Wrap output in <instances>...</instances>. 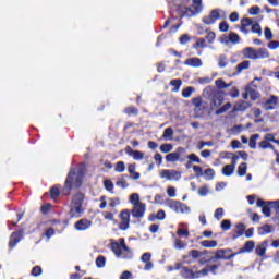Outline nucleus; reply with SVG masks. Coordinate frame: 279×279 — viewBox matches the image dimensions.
<instances>
[{
  "label": "nucleus",
  "mask_w": 279,
  "mask_h": 279,
  "mask_svg": "<svg viewBox=\"0 0 279 279\" xmlns=\"http://www.w3.org/2000/svg\"><path fill=\"white\" fill-rule=\"evenodd\" d=\"M84 180V169H72L65 180V186L62 190L63 195H71V189H80Z\"/></svg>",
  "instance_id": "nucleus-1"
},
{
  "label": "nucleus",
  "mask_w": 279,
  "mask_h": 279,
  "mask_svg": "<svg viewBox=\"0 0 279 279\" xmlns=\"http://www.w3.org/2000/svg\"><path fill=\"white\" fill-rule=\"evenodd\" d=\"M110 247L117 258H122L124 260H130L133 253L128 245H125V239L121 238L117 240H110Z\"/></svg>",
  "instance_id": "nucleus-2"
},
{
  "label": "nucleus",
  "mask_w": 279,
  "mask_h": 279,
  "mask_svg": "<svg viewBox=\"0 0 279 279\" xmlns=\"http://www.w3.org/2000/svg\"><path fill=\"white\" fill-rule=\"evenodd\" d=\"M129 202L133 206L131 210L132 217L135 219H143L145 217V211L147 210V205L141 202V195H138V193L131 194Z\"/></svg>",
  "instance_id": "nucleus-3"
},
{
  "label": "nucleus",
  "mask_w": 279,
  "mask_h": 279,
  "mask_svg": "<svg viewBox=\"0 0 279 279\" xmlns=\"http://www.w3.org/2000/svg\"><path fill=\"white\" fill-rule=\"evenodd\" d=\"M84 199L85 196L82 193H76L72 197V202L70 204V217H72V219H78V217L84 215Z\"/></svg>",
  "instance_id": "nucleus-4"
},
{
  "label": "nucleus",
  "mask_w": 279,
  "mask_h": 279,
  "mask_svg": "<svg viewBox=\"0 0 279 279\" xmlns=\"http://www.w3.org/2000/svg\"><path fill=\"white\" fill-rule=\"evenodd\" d=\"M166 206L170 208V210H173L174 213H178L180 215H191V207H189L186 204L174 201V199H167Z\"/></svg>",
  "instance_id": "nucleus-5"
},
{
  "label": "nucleus",
  "mask_w": 279,
  "mask_h": 279,
  "mask_svg": "<svg viewBox=\"0 0 279 279\" xmlns=\"http://www.w3.org/2000/svg\"><path fill=\"white\" fill-rule=\"evenodd\" d=\"M203 274L204 272H202V269H199L198 266H193L192 268L183 267L181 269L182 278H186V279H199V278H203L202 277Z\"/></svg>",
  "instance_id": "nucleus-6"
},
{
  "label": "nucleus",
  "mask_w": 279,
  "mask_h": 279,
  "mask_svg": "<svg viewBox=\"0 0 279 279\" xmlns=\"http://www.w3.org/2000/svg\"><path fill=\"white\" fill-rule=\"evenodd\" d=\"M241 37L236 33H230L229 35H222L219 38V43L225 47H232V45H239Z\"/></svg>",
  "instance_id": "nucleus-7"
},
{
  "label": "nucleus",
  "mask_w": 279,
  "mask_h": 279,
  "mask_svg": "<svg viewBox=\"0 0 279 279\" xmlns=\"http://www.w3.org/2000/svg\"><path fill=\"white\" fill-rule=\"evenodd\" d=\"M183 13L181 16H193L194 14H199L204 7L202 5V0H193V5L191 8H183Z\"/></svg>",
  "instance_id": "nucleus-8"
},
{
  "label": "nucleus",
  "mask_w": 279,
  "mask_h": 279,
  "mask_svg": "<svg viewBox=\"0 0 279 279\" xmlns=\"http://www.w3.org/2000/svg\"><path fill=\"white\" fill-rule=\"evenodd\" d=\"M234 256H239V253H232L230 248H220L216 251L214 260H231Z\"/></svg>",
  "instance_id": "nucleus-9"
},
{
  "label": "nucleus",
  "mask_w": 279,
  "mask_h": 279,
  "mask_svg": "<svg viewBox=\"0 0 279 279\" xmlns=\"http://www.w3.org/2000/svg\"><path fill=\"white\" fill-rule=\"evenodd\" d=\"M159 175L162 180H169L172 182H178L182 178V172L178 170H161Z\"/></svg>",
  "instance_id": "nucleus-10"
},
{
  "label": "nucleus",
  "mask_w": 279,
  "mask_h": 279,
  "mask_svg": "<svg viewBox=\"0 0 279 279\" xmlns=\"http://www.w3.org/2000/svg\"><path fill=\"white\" fill-rule=\"evenodd\" d=\"M219 19H221V11L216 9L213 10L209 15L203 17V23L205 25H215Z\"/></svg>",
  "instance_id": "nucleus-11"
},
{
  "label": "nucleus",
  "mask_w": 279,
  "mask_h": 279,
  "mask_svg": "<svg viewBox=\"0 0 279 279\" xmlns=\"http://www.w3.org/2000/svg\"><path fill=\"white\" fill-rule=\"evenodd\" d=\"M120 225L119 228L121 230H128L130 228V210H122L120 214Z\"/></svg>",
  "instance_id": "nucleus-12"
},
{
  "label": "nucleus",
  "mask_w": 279,
  "mask_h": 279,
  "mask_svg": "<svg viewBox=\"0 0 279 279\" xmlns=\"http://www.w3.org/2000/svg\"><path fill=\"white\" fill-rule=\"evenodd\" d=\"M141 260L145 264L144 271H151L154 269V263H151V253H144Z\"/></svg>",
  "instance_id": "nucleus-13"
},
{
  "label": "nucleus",
  "mask_w": 279,
  "mask_h": 279,
  "mask_svg": "<svg viewBox=\"0 0 279 279\" xmlns=\"http://www.w3.org/2000/svg\"><path fill=\"white\" fill-rule=\"evenodd\" d=\"M278 101H279V98L278 96H274L271 95L269 97V99H267L264 104V108L266 110H276V108H278Z\"/></svg>",
  "instance_id": "nucleus-14"
},
{
  "label": "nucleus",
  "mask_w": 279,
  "mask_h": 279,
  "mask_svg": "<svg viewBox=\"0 0 279 279\" xmlns=\"http://www.w3.org/2000/svg\"><path fill=\"white\" fill-rule=\"evenodd\" d=\"M93 226V222L88 219H81L77 222H75L74 228L75 230H78L80 232L84 230H88Z\"/></svg>",
  "instance_id": "nucleus-15"
},
{
  "label": "nucleus",
  "mask_w": 279,
  "mask_h": 279,
  "mask_svg": "<svg viewBox=\"0 0 279 279\" xmlns=\"http://www.w3.org/2000/svg\"><path fill=\"white\" fill-rule=\"evenodd\" d=\"M181 154H184V148L179 147L177 151L170 153L166 156L167 162H178V160H180Z\"/></svg>",
  "instance_id": "nucleus-16"
},
{
  "label": "nucleus",
  "mask_w": 279,
  "mask_h": 279,
  "mask_svg": "<svg viewBox=\"0 0 279 279\" xmlns=\"http://www.w3.org/2000/svg\"><path fill=\"white\" fill-rule=\"evenodd\" d=\"M192 104L195 106V110H199L201 112L208 110V102L204 101L201 97L194 98Z\"/></svg>",
  "instance_id": "nucleus-17"
},
{
  "label": "nucleus",
  "mask_w": 279,
  "mask_h": 279,
  "mask_svg": "<svg viewBox=\"0 0 279 279\" xmlns=\"http://www.w3.org/2000/svg\"><path fill=\"white\" fill-rule=\"evenodd\" d=\"M22 239H23V232L21 231L13 232L10 236L9 246L16 247V245L21 242Z\"/></svg>",
  "instance_id": "nucleus-18"
},
{
  "label": "nucleus",
  "mask_w": 279,
  "mask_h": 279,
  "mask_svg": "<svg viewBox=\"0 0 279 279\" xmlns=\"http://www.w3.org/2000/svg\"><path fill=\"white\" fill-rule=\"evenodd\" d=\"M217 269H219V265H207L203 269H201V272H203L202 278H205V276H208V274H213L214 276H217Z\"/></svg>",
  "instance_id": "nucleus-19"
},
{
  "label": "nucleus",
  "mask_w": 279,
  "mask_h": 279,
  "mask_svg": "<svg viewBox=\"0 0 279 279\" xmlns=\"http://www.w3.org/2000/svg\"><path fill=\"white\" fill-rule=\"evenodd\" d=\"M255 254H256V256H259L260 258L265 257V255L267 254V241H264V242L257 244V246L255 248Z\"/></svg>",
  "instance_id": "nucleus-20"
},
{
  "label": "nucleus",
  "mask_w": 279,
  "mask_h": 279,
  "mask_svg": "<svg viewBox=\"0 0 279 279\" xmlns=\"http://www.w3.org/2000/svg\"><path fill=\"white\" fill-rule=\"evenodd\" d=\"M253 24H254L253 19L244 17L241 21V32H243V34H250V29H247V27H252Z\"/></svg>",
  "instance_id": "nucleus-21"
},
{
  "label": "nucleus",
  "mask_w": 279,
  "mask_h": 279,
  "mask_svg": "<svg viewBox=\"0 0 279 279\" xmlns=\"http://www.w3.org/2000/svg\"><path fill=\"white\" fill-rule=\"evenodd\" d=\"M245 229H246V227L244 223L240 222V223L235 225V229H234V233H233L232 238L234 240H236L240 236H243V234H245Z\"/></svg>",
  "instance_id": "nucleus-22"
},
{
  "label": "nucleus",
  "mask_w": 279,
  "mask_h": 279,
  "mask_svg": "<svg viewBox=\"0 0 279 279\" xmlns=\"http://www.w3.org/2000/svg\"><path fill=\"white\" fill-rule=\"evenodd\" d=\"M252 86H254V88H257V86L252 83L251 85L246 86V89L248 90L250 99H252V101H256V99L260 97V94L256 89L252 88Z\"/></svg>",
  "instance_id": "nucleus-23"
},
{
  "label": "nucleus",
  "mask_w": 279,
  "mask_h": 279,
  "mask_svg": "<svg viewBox=\"0 0 279 279\" xmlns=\"http://www.w3.org/2000/svg\"><path fill=\"white\" fill-rule=\"evenodd\" d=\"M250 108V102L240 100L233 107V112H243Z\"/></svg>",
  "instance_id": "nucleus-24"
},
{
  "label": "nucleus",
  "mask_w": 279,
  "mask_h": 279,
  "mask_svg": "<svg viewBox=\"0 0 279 279\" xmlns=\"http://www.w3.org/2000/svg\"><path fill=\"white\" fill-rule=\"evenodd\" d=\"M184 64L186 66H193L195 69H199V66H202V59H199V58H190V59L184 61Z\"/></svg>",
  "instance_id": "nucleus-25"
},
{
  "label": "nucleus",
  "mask_w": 279,
  "mask_h": 279,
  "mask_svg": "<svg viewBox=\"0 0 279 279\" xmlns=\"http://www.w3.org/2000/svg\"><path fill=\"white\" fill-rule=\"evenodd\" d=\"M221 104H223V98L221 96H214L210 100L211 110H217V108H221Z\"/></svg>",
  "instance_id": "nucleus-26"
},
{
  "label": "nucleus",
  "mask_w": 279,
  "mask_h": 279,
  "mask_svg": "<svg viewBox=\"0 0 279 279\" xmlns=\"http://www.w3.org/2000/svg\"><path fill=\"white\" fill-rule=\"evenodd\" d=\"M254 247H256V244L254 243V241H247L244 244V247L241 248L238 254H245L246 253H252L254 252Z\"/></svg>",
  "instance_id": "nucleus-27"
},
{
  "label": "nucleus",
  "mask_w": 279,
  "mask_h": 279,
  "mask_svg": "<svg viewBox=\"0 0 279 279\" xmlns=\"http://www.w3.org/2000/svg\"><path fill=\"white\" fill-rule=\"evenodd\" d=\"M257 232L260 236H265V234H271V232H274V226L264 225L257 229Z\"/></svg>",
  "instance_id": "nucleus-28"
},
{
  "label": "nucleus",
  "mask_w": 279,
  "mask_h": 279,
  "mask_svg": "<svg viewBox=\"0 0 279 279\" xmlns=\"http://www.w3.org/2000/svg\"><path fill=\"white\" fill-rule=\"evenodd\" d=\"M269 58V51L265 48H259L256 50V60H265Z\"/></svg>",
  "instance_id": "nucleus-29"
},
{
  "label": "nucleus",
  "mask_w": 279,
  "mask_h": 279,
  "mask_svg": "<svg viewBox=\"0 0 279 279\" xmlns=\"http://www.w3.org/2000/svg\"><path fill=\"white\" fill-rule=\"evenodd\" d=\"M244 57L248 60H256V49L254 48H246L244 49Z\"/></svg>",
  "instance_id": "nucleus-30"
},
{
  "label": "nucleus",
  "mask_w": 279,
  "mask_h": 279,
  "mask_svg": "<svg viewBox=\"0 0 279 279\" xmlns=\"http://www.w3.org/2000/svg\"><path fill=\"white\" fill-rule=\"evenodd\" d=\"M203 178L206 181H210L215 179V170L213 168H208L203 172Z\"/></svg>",
  "instance_id": "nucleus-31"
},
{
  "label": "nucleus",
  "mask_w": 279,
  "mask_h": 279,
  "mask_svg": "<svg viewBox=\"0 0 279 279\" xmlns=\"http://www.w3.org/2000/svg\"><path fill=\"white\" fill-rule=\"evenodd\" d=\"M234 169H236L234 166L226 165L222 168V174H225L227 178H230V175L234 174Z\"/></svg>",
  "instance_id": "nucleus-32"
},
{
  "label": "nucleus",
  "mask_w": 279,
  "mask_h": 279,
  "mask_svg": "<svg viewBox=\"0 0 279 279\" xmlns=\"http://www.w3.org/2000/svg\"><path fill=\"white\" fill-rule=\"evenodd\" d=\"M206 47L208 46L206 45L205 38L196 39V43L193 45V49H206Z\"/></svg>",
  "instance_id": "nucleus-33"
},
{
  "label": "nucleus",
  "mask_w": 279,
  "mask_h": 279,
  "mask_svg": "<svg viewBox=\"0 0 279 279\" xmlns=\"http://www.w3.org/2000/svg\"><path fill=\"white\" fill-rule=\"evenodd\" d=\"M202 247L213 248L217 247L218 243L215 240H204L201 242Z\"/></svg>",
  "instance_id": "nucleus-34"
},
{
  "label": "nucleus",
  "mask_w": 279,
  "mask_h": 279,
  "mask_svg": "<svg viewBox=\"0 0 279 279\" xmlns=\"http://www.w3.org/2000/svg\"><path fill=\"white\" fill-rule=\"evenodd\" d=\"M235 69L238 71V75L243 73V71H247V69H250V61H243L242 63H239Z\"/></svg>",
  "instance_id": "nucleus-35"
},
{
  "label": "nucleus",
  "mask_w": 279,
  "mask_h": 279,
  "mask_svg": "<svg viewBox=\"0 0 279 279\" xmlns=\"http://www.w3.org/2000/svg\"><path fill=\"white\" fill-rule=\"evenodd\" d=\"M162 138H165V141H173V129L172 128L165 129Z\"/></svg>",
  "instance_id": "nucleus-36"
},
{
  "label": "nucleus",
  "mask_w": 279,
  "mask_h": 279,
  "mask_svg": "<svg viewBox=\"0 0 279 279\" xmlns=\"http://www.w3.org/2000/svg\"><path fill=\"white\" fill-rule=\"evenodd\" d=\"M238 175H240V178H243V175H247V165L245 162L239 165Z\"/></svg>",
  "instance_id": "nucleus-37"
},
{
  "label": "nucleus",
  "mask_w": 279,
  "mask_h": 279,
  "mask_svg": "<svg viewBox=\"0 0 279 279\" xmlns=\"http://www.w3.org/2000/svg\"><path fill=\"white\" fill-rule=\"evenodd\" d=\"M258 138H260L259 134H254L250 137L248 147L251 149H256V141H258Z\"/></svg>",
  "instance_id": "nucleus-38"
},
{
  "label": "nucleus",
  "mask_w": 279,
  "mask_h": 279,
  "mask_svg": "<svg viewBox=\"0 0 279 279\" xmlns=\"http://www.w3.org/2000/svg\"><path fill=\"white\" fill-rule=\"evenodd\" d=\"M217 88H220V90H223L225 88H230L232 84H226V82L221 78L216 80L215 82Z\"/></svg>",
  "instance_id": "nucleus-39"
},
{
  "label": "nucleus",
  "mask_w": 279,
  "mask_h": 279,
  "mask_svg": "<svg viewBox=\"0 0 279 279\" xmlns=\"http://www.w3.org/2000/svg\"><path fill=\"white\" fill-rule=\"evenodd\" d=\"M230 108H232V104L227 102L222 107H220L218 110H216V114H225V112H228V110H230Z\"/></svg>",
  "instance_id": "nucleus-40"
},
{
  "label": "nucleus",
  "mask_w": 279,
  "mask_h": 279,
  "mask_svg": "<svg viewBox=\"0 0 279 279\" xmlns=\"http://www.w3.org/2000/svg\"><path fill=\"white\" fill-rule=\"evenodd\" d=\"M170 86H173L174 87V93H179L180 92V86H182V80L180 78H175V80H172L170 82Z\"/></svg>",
  "instance_id": "nucleus-41"
},
{
  "label": "nucleus",
  "mask_w": 279,
  "mask_h": 279,
  "mask_svg": "<svg viewBox=\"0 0 279 279\" xmlns=\"http://www.w3.org/2000/svg\"><path fill=\"white\" fill-rule=\"evenodd\" d=\"M226 156H231V167H234L236 169V163L239 162V155L234 153H226Z\"/></svg>",
  "instance_id": "nucleus-42"
},
{
  "label": "nucleus",
  "mask_w": 279,
  "mask_h": 279,
  "mask_svg": "<svg viewBox=\"0 0 279 279\" xmlns=\"http://www.w3.org/2000/svg\"><path fill=\"white\" fill-rule=\"evenodd\" d=\"M251 32H253V34H258V36H260V34H263V29L260 28V24L253 22L252 26H251Z\"/></svg>",
  "instance_id": "nucleus-43"
},
{
  "label": "nucleus",
  "mask_w": 279,
  "mask_h": 279,
  "mask_svg": "<svg viewBox=\"0 0 279 279\" xmlns=\"http://www.w3.org/2000/svg\"><path fill=\"white\" fill-rule=\"evenodd\" d=\"M193 93H195V88L186 87L185 89L182 90V97H184V99H189V97H191Z\"/></svg>",
  "instance_id": "nucleus-44"
},
{
  "label": "nucleus",
  "mask_w": 279,
  "mask_h": 279,
  "mask_svg": "<svg viewBox=\"0 0 279 279\" xmlns=\"http://www.w3.org/2000/svg\"><path fill=\"white\" fill-rule=\"evenodd\" d=\"M186 245H187L186 242H183L180 239H175V241H174V248L175 250H185Z\"/></svg>",
  "instance_id": "nucleus-45"
},
{
  "label": "nucleus",
  "mask_w": 279,
  "mask_h": 279,
  "mask_svg": "<svg viewBox=\"0 0 279 279\" xmlns=\"http://www.w3.org/2000/svg\"><path fill=\"white\" fill-rule=\"evenodd\" d=\"M114 171H116L117 173H123V172L125 171V162H123V161H118V162L116 163Z\"/></svg>",
  "instance_id": "nucleus-46"
},
{
  "label": "nucleus",
  "mask_w": 279,
  "mask_h": 279,
  "mask_svg": "<svg viewBox=\"0 0 279 279\" xmlns=\"http://www.w3.org/2000/svg\"><path fill=\"white\" fill-rule=\"evenodd\" d=\"M160 151L162 154H169V151H173V145H171V144H162L160 146Z\"/></svg>",
  "instance_id": "nucleus-47"
},
{
  "label": "nucleus",
  "mask_w": 279,
  "mask_h": 279,
  "mask_svg": "<svg viewBox=\"0 0 279 279\" xmlns=\"http://www.w3.org/2000/svg\"><path fill=\"white\" fill-rule=\"evenodd\" d=\"M208 193H210V189H208V185H204L198 189L199 197H206V195H208Z\"/></svg>",
  "instance_id": "nucleus-48"
},
{
  "label": "nucleus",
  "mask_w": 279,
  "mask_h": 279,
  "mask_svg": "<svg viewBox=\"0 0 279 279\" xmlns=\"http://www.w3.org/2000/svg\"><path fill=\"white\" fill-rule=\"evenodd\" d=\"M205 38L209 45H213V43H215V39L217 38V35L215 34V32H207Z\"/></svg>",
  "instance_id": "nucleus-49"
},
{
  "label": "nucleus",
  "mask_w": 279,
  "mask_h": 279,
  "mask_svg": "<svg viewBox=\"0 0 279 279\" xmlns=\"http://www.w3.org/2000/svg\"><path fill=\"white\" fill-rule=\"evenodd\" d=\"M50 195H51L52 199H56L57 197H59L60 196V187L58 185H54L53 187H51Z\"/></svg>",
  "instance_id": "nucleus-50"
},
{
  "label": "nucleus",
  "mask_w": 279,
  "mask_h": 279,
  "mask_svg": "<svg viewBox=\"0 0 279 279\" xmlns=\"http://www.w3.org/2000/svg\"><path fill=\"white\" fill-rule=\"evenodd\" d=\"M262 213L263 215H265V217H271V205H269L268 203L265 206H263Z\"/></svg>",
  "instance_id": "nucleus-51"
},
{
  "label": "nucleus",
  "mask_w": 279,
  "mask_h": 279,
  "mask_svg": "<svg viewBox=\"0 0 279 279\" xmlns=\"http://www.w3.org/2000/svg\"><path fill=\"white\" fill-rule=\"evenodd\" d=\"M132 158L135 160H143V158H145V153H142L141 150H134V153H132Z\"/></svg>",
  "instance_id": "nucleus-52"
},
{
  "label": "nucleus",
  "mask_w": 279,
  "mask_h": 279,
  "mask_svg": "<svg viewBox=\"0 0 279 279\" xmlns=\"http://www.w3.org/2000/svg\"><path fill=\"white\" fill-rule=\"evenodd\" d=\"M43 275V268L40 266H35L32 269V276H34L35 278H38V276Z\"/></svg>",
  "instance_id": "nucleus-53"
},
{
  "label": "nucleus",
  "mask_w": 279,
  "mask_h": 279,
  "mask_svg": "<svg viewBox=\"0 0 279 279\" xmlns=\"http://www.w3.org/2000/svg\"><path fill=\"white\" fill-rule=\"evenodd\" d=\"M96 267H106V257L104 256H98L96 259Z\"/></svg>",
  "instance_id": "nucleus-54"
},
{
  "label": "nucleus",
  "mask_w": 279,
  "mask_h": 279,
  "mask_svg": "<svg viewBox=\"0 0 279 279\" xmlns=\"http://www.w3.org/2000/svg\"><path fill=\"white\" fill-rule=\"evenodd\" d=\"M259 147L260 149H274V145H271L269 142L267 141H262L259 143Z\"/></svg>",
  "instance_id": "nucleus-55"
},
{
  "label": "nucleus",
  "mask_w": 279,
  "mask_h": 279,
  "mask_svg": "<svg viewBox=\"0 0 279 279\" xmlns=\"http://www.w3.org/2000/svg\"><path fill=\"white\" fill-rule=\"evenodd\" d=\"M227 65L228 62L226 61V56H220L218 59V66H220V69H226Z\"/></svg>",
  "instance_id": "nucleus-56"
},
{
  "label": "nucleus",
  "mask_w": 279,
  "mask_h": 279,
  "mask_svg": "<svg viewBox=\"0 0 279 279\" xmlns=\"http://www.w3.org/2000/svg\"><path fill=\"white\" fill-rule=\"evenodd\" d=\"M104 186H105L106 191H112V189H114V184L110 180H105Z\"/></svg>",
  "instance_id": "nucleus-57"
},
{
  "label": "nucleus",
  "mask_w": 279,
  "mask_h": 279,
  "mask_svg": "<svg viewBox=\"0 0 279 279\" xmlns=\"http://www.w3.org/2000/svg\"><path fill=\"white\" fill-rule=\"evenodd\" d=\"M248 13L252 14L253 16H256V14H260V7L258 5L252 7L248 10Z\"/></svg>",
  "instance_id": "nucleus-58"
},
{
  "label": "nucleus",
  "mask_w": 279,
  "mask_h": 279,
  "mask_svg": "<svg viewBox=\"0 0 279 279\" xmlns=\"http://www.w3.org/2000/svg\"><path fill=\"white\" fill-rule=\"evenodd\" d=\"M214 217L219 221L223 217V208L216 209Z\"/></svg>",
  "instance_id": "nucleus-59"
},
{
  "label": "nucleus",
  "mask_w": 279,
  "mask_h": 279,
  "mask_svg": "<svg viewBox=\"0 0 279 279\" xmlns=\"http://www.w3.org/2000/svg\"><path fill=\"white\" fill-rule=\"evenodd\" d=\"M221 228L222 230H230L232 228V222H230V220H222Z\"/></svg>",
  "instance_id": "nucleus-60"
},
{
  "label": "nucleus",
  "mask_w": 279,
  "mask_h": 279,
  "mask_svg": "<svg viewBox=\"0 0 279 279\" xmlns=\"http://www.w3.org/2000/svg\"><path fill=\"white\" fill-rule=\"evenodd\" d=\"M177 190L174 186H168L167 187V195L169 197H175Z\"/></svg>",
  "instance_id": "nucleus-61"
},
{
  "label": "nucleus",
  "mask_w": 279,
  "mask_h": 279,
  "mask_svg": "<svg viewBox=\"0 0 279 279\" xmlns=\"http://www.w3.org/2000/svg\"><path fill=\"white\" fill-rule=\"evenodd\" d=\"M270 208H272L274 211L279 214V201L277 202H269Z\"/></svg>",
  "instance_id": "nucleus-62"
},
{
  "label": "nucleus",
  "mask_w": 279,
  "mask_h": 279,
  "mask_svg": "<svg viewBox=\"0 0 279 279\" xmlns=\"http://www.w3.org/2000/svg\"><path fill=\"white\" fill-rule=\"evenodd\" d=\"M219 29L220 32H228V29H230V25H228L226 22H221L219 24Z\"/></svg>",
  "instance_id": "nucleus-63"
},
{
  "label": "nucleus",
  "mask_w": 279,
  "mask_h": 279,
  "mask_svg": "<svg viewBox=\"0 0 279 279\" xmlns=\"http://www.w3.org/2000/svg\"><path fill=\"white\" fill-rule=\"evenodd\" d=\"M132 278V272H130L129 270L123 271L120 276V279H130Z\"/></svg>",
  "instance_id": "nucleus-64"
}]
</instances>
